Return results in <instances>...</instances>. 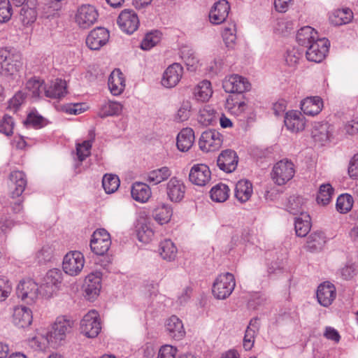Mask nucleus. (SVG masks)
Segmentation results:
<instances>
[{"label": "nucleus", "mask_w": 358, "mask_h": 358, "mask_svg": "<svg viewBox=\"0 0 358 358\" xmlns=\"http://www.w3.org/2000/svg\"><path fill=\"white\" fill-rule=\"evenodd\" d=\"M329 41L325 38H317L311 44L307 46L306 56L308 60L319 63L326 57L329 51Z\"/></svg>", "instance_id": "nucleus-8"}, {"label": "nucleus", "mask_w": 358, "mask_h": 358, "mask_svg": "<svg viewBox=\"0 0 358 358\" xmlns=\"http://www.w3.org/2000/svg\"><path fill=\"white\" fill-rule=\"evenodd\" d=\"M193 94L195 99L199 101L205 102L208 101L213 94L210 82L206 80L200 82L194 87Z\"/></svg>", "instance_id": "nucleus-37"}, {"label": "nucleus", "mask_w": 358, "mask_h": 358, "mask_svg": "<svg viewBox=\"0 0 358 358\" xmlns=\"http://www.w3.org/2000/svg\"><path fill=\"white\" fill-rule=\"evenodd\" d=\"M285 125L288 130L299 132L305 128V117L298 110H290L286 113L284 120Z\"/></svg>", "instance_id": "nucleus-25"}, {"label": "nucleus", "mask_w": 358, "mask_h": 358, "mask_svg": "<svg viewBox=\"0 0 358 358\" xmlns=\"http://www.w3.org/2000/svg\"><path fill=\"white\" fill-rule=\"evenodd\" d=\"M139 19L134 10L124 9L119 15L117 24L127 34H132L139 26Z\"/></svg>", "instance_id": "nucleus-12"}, {"label": "nucleus", "mask_w": 358, "mask_h": 358, "mask_svg": "<svg viewBox=\"0 0 358 358\" xmlns=\"http://www.w3.org/2000/svg\"><path fill=\"white\" fill-rule=\"evenodd\" d=\"M109 31L103 27H97L92 30L86 38V45L93 50H98L109 40Z\"/></svg>", "instance_id": "nucleus-16"}, {"label": "nucleus", "mask_w": 358, "mask_h": 358, "mask_svg": "<svg viewBox=\"0 0 358 358\" xmlns=\"http://www.w3.org/2000/svg\"><path fill=\"white\" fill-rule=\"evenodd\" d=\"M352 204V197L348 194H343L337 198L336 207L341 213H346L351 210Z\"/></svg>", "instance_id": "nucleus-50"}, {"label": "nucleus", "mask_w": 358, "mask_h": 358, "mask_svg": "<svg viewBox=\"0 0 358 358\" xmlns=\"http://www.w3.org/2000/svg\"><path fill=\"white\" fill-rule=\"evenodd\" d=\"M172 174L171 169L167 166H162L149 171L146 174L145 180L152 185H158L166 180Z\"/></svg>", "instance_id": "nucleus-32"}, {"label": "nucleus", "mask_w": 358, "mask_h": 358, "mask_svg": "<svg viewBox=\"0 0 358 358\" xmlns=\"http://www.w3.org/2000/svg\"><path fill=\"white\" fill-rule=\"evenodd\" d=\"M216 122L215 111L209 106H206L199 110L198 122L202 126L207 127Z\"/></svg>", "instance_id": "nucleus-45"}, {"label": "nucleus", "mask_w": 358, "mask_h": 358, "mask_svg": "<svg viewBox=\"0 0 358 358\" xmlns=\"http://www.w3.org/2000/svg\"><path fill=\"white\" fill-rule=\"evenodd\" d=\"M294 228L296 236L299 237L306 236L310 230V217L308 213H301L295 217Z\"/></svg>", "instance_id": "nucleus-36"}, {"label": "nucleus", "mask_w": 358, "mask_h": 358, "mask_svg": "<svg viewBox=\"0 0 358 358\" xmlns=\"http://www.w3.org/2000/svg\"><path fill=\"white\" fill-rule=\"evenodd\" d=\"M108 85L112 94L120 95L125 87L124 75L119 69L114 70L108 78Z\"/></svg>", "instance_id": "nucleus-28"}, {"label": "nucleus", "mask_w": 358, "mask_h": 358, "mask_svg": "<svg viewBox=\"0 0 358 358\" xmlns=\"http://www.w3.org/2000/svg\"><path fill=\"white\" fill-rule=\"evenodd\" d=\"M236 25L234 23L229 24L228 27H224L222 31V38L226 44L229 48L232 47L234 45L236 36Z\"/></svg>", "instance_id": "nucleus-55"}, {"label": "nucleus", "mask_w": 358, "mask_h": 358, "mask_svg": "<svg viewBox=\"0 0 358 358\" xmlns=\"http://www.w3.org/2000/svg\"><path fill=\"white\" fill-rule=\"evenodd\" d=\"M36 11L35 8H30L26 4L22 5L20 13V20L24 25H29L33 23L36 19Z\"/></svg>", "instance_id": "nucleus-49"}, {"label": "nucleus", "mask_w": 358, "mask_h": 358, "mask_svg": "<svg viewBox=\"0 0 358 358\" xmlns=\"http://www.w3.org/2000/svg\"><path fill=\"white\" fill-rule=\"evenodd\" d=\"M131 194L135 201L145 203L150 198L152 192L149 185L137 182L131 186Z\"/></svg>", "instance_id": "nucleus-30"}, {"label": "nucleus", "mask_w": 358, "mask_h": 358, "mask_svg": "<svg viewBox=\"0 0 358 358\" xmlns=\"http://www.w3.org/2000/svg\"><path fill=\"white\" fill-rule=\"evenodd\" d=\"M16 294L22 301L31 304L37 299L40 290L37 283L31 279H27L20 281L17 287Z\"/></svg>", "instance_id": "nucleus-10"}, {"label": "nucleus", "mask_w": 358, "mask_h": 358, "mask_svg": "<svg viewBox=\"0 0 358 358\" xmlns=\"http://www.w3.org/2000/svg\"><path fill=\"white\" fill-rule=\"evenodd\" d=\"M189 179L195 185L205 186L210 181V170L206 164H194L190 169Z\"/></svg>", "instance_id": "nucleus-14"}, {"label": "nucleus", "mask_w": 358, "mask_h": 358, "mask_svg": "<svg viewBox=\"0 0 358 358\" xmlns=\"http://www.w3.org/2000/svg\"><path fill=\"white\" fill-rule=\"evenodd\" d=\"M29 345L34 350H43L49 345L46 335L38 334L28 341Z\"/></svg>", "instance_id": "nucleus-51"}, {"label": "nucleus", "mask_w": 358, "mask_h": 358, "mask_svg": "<svg viewBox=\"0 0 358 358\" xmlns=\"http://www.w3.org/2000/svg\"><path fill=\"white\" fill-rule=\"evenodd\" d=\"M230 6L227 0H220L214 3L210 13L209 18L211 23L214 24H220L227 19Z\"/></svg>", "instance_id": "nucleus-21"}, {"label": "nucleus", "mask_w": 358, "mask_h": 358, "mask_svg": "<svg viewBox=\"0 0 358 358\" xmlns=\"http://www.w3.org/2000/svg\"><path fill=\"white\" fill-rule=\"evenodd\" d=\"M22 67L21 54L15 49L8 48L0 50V74L12 78Z\"/></svg>", "instance_id": "nucleus-1"}, {"label": "nucleus", "mask_w": 358, "mask_h": 358, "mask_svg": "<svg viewBox=\"0 0 358 358\" xmlns=\"http://www.w3.org/2000/svg\"><path fill=\"white\" fill-rule=\"evenodd\" d=\"M183 68L178 63L170 65L164 72L162 84L167 88L175 87L180 80Z\"/></svg>", "instance_id": "nucleus-20"}, {"label": "nucleus", "mask_w": 358, "mask_h": 358, "mask_svg": "<svg viewBox=\"0 0 358 358\" xmlns=\"http://www.w3.org/2000/svg\"><path fill=\"white\" fill-rule=\"evenodd\" d=\"M85 264L83 255L78 251L68 252L63 259L62 268L65 273L71 276H76L80 273Z\"/></svg>", "instance_id": "nucleus-6"}, {"label": "nucleus", "mask_w": 358, "mask_h": 358, "mask_svg": "<svg viewBox=\"0 0 358 358\" xmlns=\"http://www.w3.org/2000/svg\"><path fill=\"white\" fill-rule=\"evenodd\" d=\"M180 55L187 69L192 71H194L199 62L194 51L188 46H183L180 49Z\"/></svg>", "instance_id": "nucleus-41"}, {"label": "nucleus", "mask_w": 358, "mask_h": 358, "mask_svg": "<svg viewBox=\"0 0 358 358\" xmlns=\"http://www.w3.org/2000/svg\"><path fill=\"white\" fill-rule=\"evenodd\" d=\"M165 329L173 339L180 341L185 336L183 323L176 315H172L165 323Z\"/></svg>", "instance_id": "nucleus-23"}, {"label": "nucleus", "mask_w": 358, "mask_h": 358, "mask_svg": "<svg viewBox=\"0 0 358 358\" xmlns=\"http://www.w3.org/2000/svg\"><path fill=\"white\" fill-rule=\"evenodd\" d=\"M304 199L299 196H291L288 199L287 210L293 215H301V213H306L303 208Z\"/></svg>", "instance_id": "nucleus-44"}, {"label": "nucleus", "mask_w": 358, "mask_h": 358, "mask_svg": "<svg viewBox=\"0 0 358 358\" xmlns=\"http://www.w3.org/2000/svg\"><path fill=\"white\" fill-rule=\"evenodd\" d=\"M354 15L351 9L344 8L334 10L329 17L331 24L335 26H341L350 23Z\"/></svg>", "instance_id": "nucleus-31"}, {"label": "nucleus", "mask_w": 358, "mask_h": 358, "mask_svg": "<svg viewBox=\"0 0 358 358\" xmlns=\"http://www.w3.org/2000/svg\"><path fill=\"white\" fill-rule=\"evenodd\" d=\"M331 126L327 122H315L313 125L311 135L315 141L324 145L331 136Z\"/></svg>", "instance_id": "nucleus-26"}, {"label": "nucleus", "mask_w": 358, "mask_h": 358, "mask_svg": "<svg viewBox=\"0 0 358 358\" xmlns=\"http://www.w3.org/2000/svg\"><path fill=\"white\" fill-rule=\"evenodd\" d=\"M159 39L158 31L147 34L141 43V48L144 50H148L154 47L159 41Z\"/></svg>", "instance_id": "nucleus-56"}, {"label": "nucleus", "mask_w": 358, "mask_h": 358, "mask_svg": "<svg viewBox=\"0 0 358 358\" xmlns=\"http://www.w3.org/2000/svg\"><path fill=\"white\" fill-rule=\"evenodd\" d=\"M9 180L11 189L10 196L12 199L20 197L27 185L26 174L21 171H13L9 175Z\"/></svg>", "instance_id": "nucleus-17"}, {"label": "nucleus", "mask_w": 358, "mask_h": 358, "mask_svg": "<svg viewBox=\"0 0 358 358\" xmlns=\"http://www.w3.org/2000/svg\"><path fill=\"white\" fill-rule=\"evenodd\" d=\"M70 315H62L57 318L52 329L45 335L49 341V345L57 348L64 340L66 334L69 332L74 326L75 321L71 318Z\"/></svg>", "instance_id": "nucleus-2"}, {"label": "nucleus", "mask_w": 358, "mask_h": 358, "mask_svg": "<svg viewBox=\"0 0 358 358\" xmlns=\"http://www.w3.org/2000/svg\"><path fill=\"white\" fill-rule=\"evenodd\" d=\"M238 163L237 153L231 149L222 150L217 159V165L220 170L226 173L234 172Z\"/></svg>", "instance_id": "nucleus-15"}, {"label": "nucleus", "mask_w": 358, "mask_h": 358, "mask_svg": "<svg viewBox=\"0 0 358 358\" xmlns=\"http://www.w3.org/2000/svg\"><path fill=\"white\" fill-rule=\"evenodd\" d=\"M14 121L11 116L5 115L0 122V133L11 136L13 133Z\"/></svg>", "instance_id": "nucleus-61"}, {"label": "nucleus", "mask_w": 358, "mask_h": 358, "mask_svg": "<svg viewBox=\"0 0 358 358\" xmlns=\"http://www.w3.org/2000/svg\"><path fill=\"white\" fill-rule=\"evenodd\" d=\"M177 351V348L173 345H162L159 350L157 358H176Z\"/></svg>", "instance_id": "nucleus-64"}, {"label": "nucleus", "mask_w": 358, "mask_h": 358, "mask_svg": "<svg viewBox=\"0 0 358 358\" xmlns=\"http://www.w3.org/2000/svg\"><path fill=\"white\" fill-rule=\"evenodd\" d=\"M324 243V234L322 232H315L308 237L306 248L311 252L317 251L322 249Z\"/></svg>", "instance_id": "nucleus-46"}, {"label": "nucleus", "mask_w": 358, "mask_h": 358, "mask_svg": "<svg viewBox=\"0 0 358 358\" xmlns=\"http://www.w3.org/2000/svg\"><path fill=\"white\" fill-rule=\"evenodd\" d=\"M222 144V135L214 129H209L202 133L199 141V148L206 152L218 150Z\"/></svg>", "instance_id": "nucleus-9"}, {"label": "nucleus", "mask_w": 358, "mask_h": 358, "mask_svg": "<svg viewBox=\"0 0 358 358\" xmlns=\"http://www.w3.org/2000/svg\"><path fill=\"white\" fill-rule=\"evenodd\" d=\"M191 110V102L189 101H182L175 115L174 120L178 122L187 120L190 117Z\"/></svg>", "instance_id": "nucleus-52"}, {"label": "nucleus", "mask_w": 358, "mask_h": 358, "mask_svg": "<svg viewBox=\"0 0 358 358\" xmlns=\"http://www.w3.org/2000/svg\"><path fill=\"white\" fill-rule=\"evenodd\" d=\"M101 276L100 271H95L85 277L83 288L89 299H94L99 295L101 288Z\"/></svg>", "instance_id": "nucleus-18"}, {"label": "nucleus", "mask_w": 358, "mask_h": 358, "mask_svg": "<svg viewBox=\"0 0 358 358\" xmlns=\"http://www.w3.org/2000/svg\"><path fill=\"white\" fill-rule=\"evenodd\" d=\"M102 186L107 194L115 192L120 186L119 178L113 174H106L102 180Z\"/></svg>", "instance_id": "nucleus-48"}, {"label": "nucleus", "mask_w": 358, "mask_h": 358, "mask_svg": "<svg viewBox=\"0 0 358 358\" xmlns=\"http://www.w3.org/2000/svg\"><path fill=\"white\" fill-rule=\"evenodd\" d=\"M55 248L50 245H45L37 253V258L40 263L51 261L53 257Z\"/></svg>", "instance_id": "nucleus-60"}, {"label": "nucleus", "mask_w": 358, "mask_h": 358, "mask_svg": "<svg viewBox=\"0 0 358 358\" xmlns=\"http://www.w3.org/2000/svg\"><path fill=\"white\" fill-rule=\"evenodd\" d=\"M62 273L59 268L50 270L45 275L43 283L40 286V294L46 298L51 297L62 282Z\"/></svg>", "instance_id": "nucleus-4"}, {"label": "nucleus", "mask_w": 358, "mask_h": 358, "mask_svg": "<svg viewBox=\"0 0 358 358\" xmlns=\"http://www.w3.org/2000/svg\"><path fill=\"white\" fill-rule=\"evenodd\" d=\"M295 169L294 164L287 159L277 162L271 173L273 180L278 185L285 184L294 176Z\"/></svg>", "instance_id": "nucleus-5"}, {"label": "nucleus", "mask_w": 358, "mask_h": 358, "mask_svg": "<svg viewBox=\"0 0 358 358\" xmlns=\"http://www.w3.org/2000/svg\"><path fill=\"white\" fill-rule=\"evenodd\" d=\"M229 192V189L227 185L219 183L210 189V198L215 202H224L228 199Z\"/></svg>", "instance_id": "nucleus-43"}, {"label": "nucleus", "mask_w": 358, "mask_h": 358, "mask_svg": "<svg viewBox=\"0 0 358 358\" xmlns=\"http://www.w3.org/2000/svg\"><path fill=\"white\" fill-rule=\"evenodd\" d=\"M253 192L252 185L248 180H239L235 187V196L241 203L250 199Z\"/></svg>", "instance_id": "nucleus-34"}, {"label": "nucleus", "mask_w": 358, "mask_h": 358, "mask_svg": "<svg viewBox=\"0 0 358 358\" xmlns=\"http://www.w3.org/2000/svg\"><path fill=\"white\" fill-rule=\"evenodd\" d=\"M302 57V52L298 49L293 48L287 50L285 56V62L290 66H295Z\"/></svg>", "instance_id": "nucleus-62"}, {"label": "nucleus", "mask_w": 358, "mask_h": 358, "mask_svg": "<svg viewBox=\"0 0 358 358\" xmlns=\"http://www.w3.org/2000/svg\"><path fill=\"white\" fill-rule=\"evenodd\" d=\"M26 88L31 93L33 97H40L43 94H45L46 87L44 82L40 79L31 78L26 83Z\"/></svg>", "instance_id": "nucleus-47"}, {"label": "nucleus", "mask_w": 358, "mask_h": 358, "mask_svg": "<svg viewBox=\"0 0 358 358\" xmlns=\"http://www.w3.org/2000/svg\"><path fill=\"white\" fill-rule=\"evenodd\" d=\"M33 321V315H13V322L19 328L29 327Z\"/></svg>", "instance_id": "nucleus-63"}, {"label": "nucleus", "mask_w": 358, "mask_h": 358, "mask_svg": "<svg viewBox=\"0 0 358 358\" xmlns=\"http://www.w3.org/2000/svg\"><path fill=\"white\" fill-rule=\"evenodd\" d=\"M250 83L247 78L237 74L227 76L222 83V87L227 93L242 94L250 89Z\"/></svg>", "instance_id": "nucleus-11"}, {"label": "nucleus", "mask_w": 358, "mask_h": 358, "mask_svg": "<svg viewBox=\"0 0 358 358\" xmlns=\"http://www.w3.org/2000/svg\"><path fill=\"white\" fill-rule=\"evenodd\" d=\"M25 123L31 125L36 129H38L46 125L47 120L41 115L32 112L28 115Z\"/></svg>", "instance_id": "nucleus-59"}, {"label": "nucleus", "mask_w": 358, "mask_h": 358, "mask_svg": "<svg viewBox=\"0 0 358 358\" xmlns=\"http://www.w3.org/2000/svg\"><path fill=\"white\" fill-rule=\"evenodd\" d=\"M177 252L176 246L170 239H166L159 244V252L162 258L164 260L168 262L174 260Z\"/></svg>", "instance_id": "nucleus-39"}, {"label": "nucleus", "mask_w": 358, "mask_h": 358, "mask_svg": "<svg viewBox=\"0 0 358 358\" xmlns=\"http://www.w3.org/2000/svg\"><path fill=\"white\" fill-rule=\"evenodd\" d=\"M334 189L329 183L322 184L319 188L316 201L318 204L327 206L331 201Z\"/></svg>", "instance_id": "nucleus-42"}, {"label": "nucleus", "mask_w": 358, "mask_h": 358, "mask_svg": "<svg viewBox=\"0 0 358 358\" xmlns=\"http://www.w3.org/2000/svg\"><path fill=\"white\" fill-rule=\"evenodd\" d=\"M101 330V324L96 317L84 315L80 321V331L88 338H95Z\"/></svg>", "instance_id": "nucleus-24"}, {"label": "nucleus", "mask_w": 358, "mask_h": 358, "mask_svg": "<svg viewBox=\"0 0 358 358\" xmlns=\"http://www.w3.org/2000/svg\"><path fill=\"white\" fill-rule=\"evenodd\" d=\"M317 301L324 307L329 306L336 296V290L334 284L329 282H324L320 284L316 293Z\"/></svg>", "instance_id": "nucleus-19"}, {"label": "nucleus", "mask_w": 358, "mask_h": 358, "mask_svg": "<svg viewBox=\"0 0 358 358\" xmlns=\"http://www.w3.org/2000/svg\"><path fill=\"white\" fill-rule=\"evenodd\" d=\"M266 303V298L259 293L254 294L248 301V306L250 310H258Z\"/></svg>", "instance_id": "nucleus-57"}, {"label": "nucleus", "mask_w": 358, "mask_h": 358, "mask_svg": "<svg viewBox=\"0 0 358 358\" xmlns=\"http://www.w3.org/2000/svg\"><path fill=\"white\" fill-rule=\"evenodd\" d=\"M235 286V278L232 273L220 274L213 285V294L217 299H225L231 294Z\"/></svg>", "instance_id": "nucleus-3"}, {"label": "nucleus", "mask_w": 358, "mask_h": 358, "mask_svg": "<svg viewBox=\"0 0 358 358\" xmlns=\"http://www.w3.org/2000/svg\"><path fill=\"white\" fill-rule=\"evenodd\" d=\"M318 38L317 32L311 27L301 28L296 34V41L301 46L307 47Z\"/></svg>", "instance_id": "nucleus-33"}, {"label": "nucleus", "mask_w": 358, "mask_h": 358, "mask_svg": "<svg viewBox=\"0 0 358 358\" xmlns=\"http://www.w3.org/2000/svg\"><path fill=\"white\" fill-rule=\"evenodd\" d=\"M66 83L62 79H56L45 90V96L52 99H60L66 94Z\"/></svg>", "instance_id": "nucleus-35"}, {"label": "nucleus", "mask_w": 358, "mask_h": 358, "mask_svg": "<svg viewBox=\"0 0 358 358\" xmlns=\"http://www.w3.org/2000/svg\"><path fill=\"white\" fill-rule=\"evenodd\" d=\"M122 110V106L120 103L117 101H108L103 102L99 108L98 115L101 117L108 116L118 115Z\"/></svg>", "instance_id": "nucleus-38"}, {"label": "nucleus", "mask_w": 358, "mask_h": 358, "mask_svg": "<svg viewBox=\"0 0 358 358\" xmlns=\"http://www.w3.org/2000/svg\"><path fill=\"white\" fill-rule=\"evenodd\" d=\"M137 237L139 241L147 243L150 242L154 236V231L152 228L146 223L141 224L137 228Z\"/></svg>", "instance_id": "nucleus-54"}, {"label": "nucleus", "mask_w": 358, "mask_h": 358, "mask_svg": "<svg viewBox=\"0 0 358 358\" xmlns=\"http://www.w3.org/2000/svg\"><path fill=\"white\" fill-rule=\"evenodd\" d=\"M98 17V13L91 5L80 6L76 15V22L82 29H87L94 24Z\"/></svg>", "instance_id": "nucleus-13"}, {"label": "nucleus", "mask_w": 358, "mask_h": 358, "mask_svg": "<svg viewBox=\"0 0 358 358\" xmlns=\"http://www.w3.org/2000/svg\"><path fill=\"white\" fill-rule=\"evenodd\" d=\"M110 245V236L106 229H99L93 233L90 241V248L94 254L103 256L108 251Z\"/></svg>", "instance_id": "nucleus-7"}, {"label": "nucleus", "mask_w": 358, "mask_h": 358, "mask_svg": "<svg viewBox=\"0 0 358 358\" xmlns=\"http://www.w3.org/2000/svg\"><path fill=\"white\" fill-rule=\"evenodd\" d=\"M185 186L182 181L176 177H172L166 184V194L169 199L175 203L180 202L184 198Z\"/></svg>", "instance_id": "nucleus-22"}, {"label": "nucleus", "mask_w": 358, "mask_h": 358, "mask_svg": "<svg viewBox=\"0 0 358 358\" xmlns=\"http://www.w3.org/2000/svg\"><path fill=\"white\" fill-rule=\"evenodd\" d=\"M12 16V8L9 0H0V23L8 22Z\"/></svg>", "instance_id": "nucleus-58"}, {"label": "nucleus", "mask_w": 358, "mask_h": 358, "mask_svg": "<svg viewBox=\"0 0 358 358\" xmlns=\"http://www.w3.org/2000/svg\"><path fill=\"white\" fill-rule=\"evenodd\" d=\"M172 215L173 210L168 204H162L157 206L153 212L155 220L160 224L169 222Z\"/></svg>", "instance_id": "nucleus-40"}, {"label": "nucleus", "mask_w": 358, "mask_h": 358, "mask_svg": "<svg viewBox=\"0 0 358 358\" xmlns=\"http://www.w3.org/2000/svg\"><path fill=\"white\" fill-rule=\"evenodd\" d=\"M194 142V132L192 128L182 129L177 136L176 145L182 152L189 150Z\"/></svg>", "instance_id": "nucleus-29"}, {"label": "nucleus", "mask_w": 358, "mask_h": 358, "mask_svg": "<svg viewBox=\"0 0 358 358\" xmlns=\"http://www.w3.org/2000/svg\"><path fill=\"white\" fill-rule=\"evenodd\" d=\"M92 141H84L81 143L76 144V155L80 162L84 161L91 154Z\"/></svg>", "instance_id": "nucleus-53"}, {"label": "nucleus", "mask_w": 358, "mask_h": 358, "mask_svg": "<svg viewBox=\"0 0 358 358\" xmlns=\"http://www.w3.org/2000/svg\"><path fill=\"white\" fill-rule=\"evenodd\" d=\"M323 107L322 99L320 96H311L301 102V109L304 114L315 116L320 113Z\"/></svg>", "instance_id": "nucleus-27"}]
</instances>
